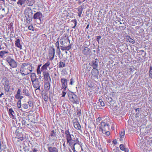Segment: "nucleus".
I'll return each instance as SVG.
<instances>
[{
    "instance_id": "cd10ccee",
    "label": "nucleus",
    "mask_w": 152,
    "mask_h": 152,
    "mask_svg": "<svg viewBox=\"0 0 152 152\" xmlns=\"http://www.w3.org/2000/svg\"><path fill=\"white\" fill-rule=\"evenodd\" d=\"M22 125L25 126L26 125H27V121H28V120L25 117H23L22 118Z\"/></svg>"
},
{
    "instance_id": "ea45409f",
    "label": "nucleus",
    "mask_w": 152,
    "mask_h": 152,
    "mask_svg": "<svg viewBox=\"0 0 152 152\" xmlns=\"http://www.w3.org/2000/svg\"><path fill=\"white\" fill-rule=\"evenodd\" d=\"M72 22H73L74 24V26L72 27V28H75L76 27V26L77 25V21L76 19H75L72 20Z\"/></svg>"
},
{
    "instance_id": "680f3d73",
    "label": "nucleus",
    "mask_w": 152,
    "mask_h": 152,
    "mask_svg": "<svg viewBox=\"0 0 152 152\" xmlns=\"http://www.w3.org/2000/svg\"><path fill=\"white\" fill-rule=\"evenodd\" d=\"M55 45L57 48L60 47L58 40L55 43Z\"/></svg>"
},
{
    "instance_id": "f257e3e1",
    "label": "nucleus",
    "mask_w": 152,
    "mask_h": 152,
    "mask_svg": "<svg viewBox=\"0 0 152 152\" xmlns=\"http://www.w3.org/2000/svg\"><path fill=\"white\" fill-rule=\"evenodd\" d=\"M25 17L27 23L29 24L33 18V10L30 7L26 8L24 11Z\"/></svg>"
},
{
    "instance_id": "c756f323",
    "label": "nucleus",
    "mask_w": 152,
    "mask_h": 152,
    "mask_svg": "<svg viewBox=\"0 0 152 152\" xmlns=\"http://www.w3.org/2000/svg\"><path fill=\"white\" fill-rule=\"evenodd\" d=\"M44 76L45 79L46 80H48V78L51 80L50 76V74L49 73L47 72L44 74Z\"/></svg>"
},
{
    "instance_id": "2eb2a0df",
    "label": "nucleus",
    "mask_w": 152,
    "mask_h": 152,
    "mask_svg": "<svg viewBox=\"0 0 152 152\" xmlns=\"http://www.w3.org/2000/svg\"><path fill=\"white\" fill-rule=\"evenodd\" d=\"M101 125L103 133H104L103 130H105V127H107V128L109 127V125L108 124L106 123L103 121L101 123Z\"/></svg>"
},
{
    "instance_id": "4d7b16f0",
    "label": "nucleus",
    "mask_w": 152,
    "mask_h": 152,
    "mask_svg": "<svg viewBox=\"0 0 152 152\" xmlns=\"http://www.w3.org/2000/svg\"><path fill=\"white\" fill-rule=\"evenodd\" d=\"M79 13H78V15L79 17H80L81 16V14L82 13V10H78Z\"/></svg>"
},
{
    "instance_id": "58836bf2",
    "label": "nucleus",
    "mask_w": 152,
    "mask_h": 152,
    "mask_svg": "<svg viewBox=\"0 0 152 152\" xmlns=\"http://www.w3.org/2000/svg\"><path fill=\"white\" fill-rule=\"evenodd\" d=\"M23 148L24 150V151H29V148L27 146H26L25 144H24L23 145Z\"/></svg>"
},
{
    "instance_id": "6e6552de",
    "label": "nucleus",
    "mask_w": 152,
    "mask_h": 152,
    "mask_svg": "<svg viewBox=\"0 0 152 152\" xmlns=\"http://www.w3.org/2000/svg\"><path fill=\"white\" fill-rule=\"evenodd\" d=\"M99 60L97 58H96L89 63V65L92 67L93 68H97L98 66V63Z\"/></svg>"
},
{
    "instance_id": "0eeeda50",
    "label": "nucleus",
    "mask_w": 152,
    "mask_h": 152,
    "mask_svg": "<svg viewBox=\"0 0 152 152\" xmlns=\"http://www.w3.org/2000/svg\"><path fill=\"white\" fill-rule=\"evenodd\" d=\"M69 41V40L67 38L65 39L61 38L60 39V42L62 45L67 46L70 45Z\"/></svg>"
},
{
    "instance_id": "1a4fd4ad",
    "label": "nucleus",
    "mask_w": 152,
    "mask_h": 152,
    "mask_svg": "<svg viewBox=\"0 0 152 152\" xmlns=\"http://www.w3.org/2000/svg\"><path fill=\"white\" fill-rule=\"evenodd\" d=\"M61 81L62 84V88L64 89V91H65L67 87L68 80L65 78H62L61 79Z\"/></svg>"
},
{
    "instance_id": "6ab92c4d",
    "label": "nucleus",
    "mask_w": 152,
    "mask_h": 152,
    "mask_svg": "<svg viewBox=\"0 0 152 152\" xmlns=\"http://www.w3.org/2000/svg\"><path fill=\"white\" fill-rule=\"evenodd\" d=\"M9 113L10 118L13 119H14L15 118V113L12 108L9 109Z\"/></svg>"
},
{
    "instance_id": "f704fd0d",
    "label": "nucleus",
    "mask_w": 152,
    "mask_h": 152,
    "mask_svg": "<svg viewBox=\"0 0 152 152\" xmlns=\"http://www.w3.org/2000/svg\"><path fill=\"white\" fill-rule=\"evenodd\" d=\"M93 105L94 107V108H96V109H100V106L98 104V103H97V104L94 103L93 104Z\"/></svg>"
},
{
    "instance_id": "052dcab7",
    "label": "nucleus",
    "mask_w": 152,
    "mask_h": 152,
    "mask_svg": "<svg viewBox=\"0 0 152 152\" xmlns=\"http://www.w3.org/2000/svg\"><path fill=\"white\" fill-rule=\"evenodd\" d=\"M23 96H20H20H18V97H16V99H20V100L22 98H23Z\"/></svg>"
},
{
    "instance_id": "b1692460",
    "label": "nucleus",
    "mask_w": 152,
    "mask_h": 152,
    "mask_svg": "<svg viewBox=\"0 0 152 152\" xmlns=\"http://www.w3.org/2000/svg\"><path fill=\"white\" fill-rule=\"evenodd\" d=\"M23 93L27 96H30V94L29 91L25 87L23 89Z\"/></svg>"
},
{
    "instance_id": "8fccbe9b",
    "label": "nucleus",
    "mask_w": 152,
    "mask_h": 152,
    "mask_svg": "<svg viewBox=\"0 0 152 152\" xmlns=\"http://www.w3.org/2000/svg\"><path fill=\"white\" fill-rule=\"evenodd\" d=\"M45 85L47 86V89L48 90H49L50 88V84L49 83H47L45 84Z\"/></svg>"
},
{
    "instance_id": "e433bc0d",
    "label": "nucleus",
    "mask_w": 152,
    "mask_h": 152,
    "mask_svg": "<svg viewBox=\"0 0 152 152\" xmlns=\"http://www.w3.org/2000/svg\"><path fill=\"white\" fill-rule=\"evenodd\" d=\"M17 106L18 108H20L21 107V100H19L17 103Z\"/></svg>"
},
{
    "instance_id": "e2e57ef3",
    "label": "nucleus",
    "mask_w": 152,
    "mask_h": 152,
    "mask_svg": "<svg viewBox=\"0 0 152 152\" xmlns=\"http://www.w3.org/2000/svg\"><path fill=\"white\" fill-rule=\"evenodd\" d=\"M77 115L78 116H79L81 115V110H80L77 112Z\"/></svg>"
},
{
    "instance_id": "49530a36",
    "label": "nucleus",
    "mask_w": 152,
    "mask_h": 152,
    "mask_svg": "<svg viewBox=\"0 0 152 152\" xmlns=\"http://www.w3.org/2000/svg\"><path fill=\"white\" fill-rule=\"evenodd\" d=\"M136 112H137L136 115H140V109L137 108L135 109Z\"/></svg>"
},
{
    "instance_id": "dca6fc26",
    "label": "nucleus",
    "mask_w": 152,
    "mask_h": 152,
    "mask_svg": "<svg viewBox=\"0 0 152 152\" xmlns=\"http://www.w3.org/2000/svg\"><path fill=\"white\" fill-rule=\"evenodd\" d=\"M50 64V62L49 61H48L47 62L43 65L41 67L40 69L41 72L43 71L44 70H47V67Z\"/></svg>"
},
{
    "instance_id": "ddd939ff",
    "label": "nucleus",
    "mask_w": 152,
    "mask_h": 152,
    "mask_svg": "<svg viewBox=\"0 0 152 152\" xmlns=\"http://www.w3.org/2000/svg\"><path fill=\"white\" fill-rule=\"evenodd\" d=\"M117 22L119 23L121 26H120V28L122 30H124L126 28V26L127 25V23L123 20L119 21H117Z\"/></svg>"
},
{
    "instance_id": "c03bdc74",
    "label": "nucleus",
    "mask_w": 152,
    "mask_h": 152,
    "mask_svg": "<svg viewBox=\"0 0 152 152\" xmlns=\"http://www.w3.org/2000/svg\"><path fill=\"white\" fill-rule=\"evenodd\" d=\"M43 98L45 102H47L48 100V97L47 94L45 95L43 97Z\"/></svg>"
},
{
    "instance_id": "393cba45",
    "label": "nucleus",
    "mask_w": 152,
    "mask_h": 152,
    "mask_svg": "<svg viewBox=\"0 0 152 152\" xmlns=\"http://www.w3.org/2000/svg\"><path fill=\"white\" fill-rule=\"evenodd\" d=\"M126 39L127 41H129L132 44H134L135 42V41L129 36H126Z\"/></svg>"
},
{
    "instance_id": "a18cd8bd",
    "label": "nucleus",
    "mask_w": 152,
    "mask_h": 152,
    "mask_svg": "<svg viewBox=\"0 0 152 152\" xmlns=\"http://www.w3.org/2000/svg\"><path fill=\"white\" fill-rule=\"evenodd\" d=\"M125 135V131H121V132L120 135V137L121 138H123Z\"/></svg>"
},
{
    "instance_id": "a19ab883",
    "label": "nucleus",
    "mask_w": 152,
    "mask_h": 152,
    "mask_svg": "<svg viewBox=\"0 0 152 152\" xmlns=\"http://www.w3.org/2000/svg\"><path fill=\"white\" fill-rule=\"evenodd\" d=\"M22 107L23 108L26 109L28 108V104L26 103H24L22 104Z\"/></svg>"
},
{
    "instance_id": "f3484780",
    "label": "nucleus",
    "mask_w": 152,
    "mask_h": 152,
    "mask_svg": "<svg viewBox=\"0 0 152 152\" xmlns=\"http://www.w3.org/2000/svg\"><path fill=\"white\" fill-rule=\"evenodd\" d=\"M9 52L8 51H6L5 50H2L0 52V56L1 58H3L6 56L7 55V54H8Z\"/></svg>"
},
{
    "instance_id": "423d86ee",
    "label": "nucleus",
    "mask_w": 152,
    "mask_h": 152,
    "mask_svg": "<svg viewBox=\"0 0 152 152\" xmlns=\"http://www.w3.org/2000/svg\"><path fill=\"white\" fill-rule=\"evenodd\" d=\"M49 50V58L50 60H52L54 57L55 53V49L53 48V46H50Z\"/></svg>"
},
{
    "instance_id": "4c0bfd02",
    "label": "nucleus",
    "mask_w": 152,
    "mask_h": 152,
    "mask_svg": "<svg viewBox=\"0 0 152 152\" xmlns=\"http://www.w3.org/2000/svg\"><path fill=\"white\" fill-rule=\"evenodd\" d=\"M21 92V90L20 89H18L17 92L15 96V98H16V97H18V96H20V95Z\"/></svg>"
},
{
    "instance_id": "0e129e2a",
    "label": "nucleus",
    "mask_w": 152,
    "mask_h": 152,
    "mask_svg": "<svg viewBox=\"0 0 152 152\" xmlns=\"http://www.w3.org/2000/svg\"><path fill=\"white\" fill-rule=\"evenodd\" d=\"M32 151L33 152H39V151L37 149L35 148L32 149Z\"/></svg>"
},
{
    "instance_id": "a211bd4d",
    "label": "nucleus",
    "mask_w": 152,
    "mask_h": 152,
    "mask_svg": "<svg viewBox=\"0 0 152 152\" xmlns=\"http://www.w3.org/2000/svg\"><path fill=\"white\" fill-rule=\"evenodd\" d=\"M32 82L33 87L35 88H37L38 86H39L40 84L38 78L36 79L35 81Z\"/></svg>"
},
{
    "instance_id": "f03ea898",
    "label": "nucleus",
    "mask_w": 152,
    "mask_h": 152,
    "mask_svg": "<svg viewBox=\"0 0 152 152\" xmlns=\"http://www.w3.org/2000/svg\"><path fill=\"white\" fill-rule=\"evenodd\" d=\"M59 132V130L58 128L51 130L49 135V140L50 141H56L58 136V132Z\"/></svg>"
},
{
    "instance_id": "a878e982",
    "label": "nucleus",
    "mask_w": 152,
    "mask_h": 152,
    "mask_svg": "<svg viewBox=\"0 0 152 152\" xmlns=\"http://www.w3.org/2000/svg\"><path fill=\"white\" fill-rule=\"evenodd\" d=\"M31 78L32 82L35 81L37 79V78L36 74L34 73H31Z\"/></svg>"
},
{
    "instance_id": "774afa93",
    "label": "nucleus",
    "mask_w": 152,
    "mask_h": 152,
    "mask_svg": "<svg viewBox=\"0 0 152 152\" xmlns=\"http://www.w3.org/2000/svg\"><path fill=\"white\" fill-rule=\"evenodd\" d=\"M108 101L110 102H111L113 100L112 98L110 97H108Z\"/></svg>"
},
{
    "instance_id": "13d9d810",
    "label": "nucleus",
    "mask_w": 152,
    "mask_h": 152,
    "mask_svg": "<svg viewBox=\"0 0 152 152\" xmlns=\"http://www.w3.org/2000/svg\"><path fill=\"white\" fill-rule=\"evenodd\" d=\"M105 133L107 135V136H108L110 135V132L109 131H104V133Z\"/></svg>"
},
{
    "instance_id": "c9c22d12",
    "label": "nucleus",
    "mask_w": 152,
    "mask_h": 152,
    "mask_svg": "<svg viewBox=\"0 0 152 152\" xmlns=\"http://www.w3.org/2000/svg\"><path fill=\"white\" fill-rule=\"evenodd\" d=\"M119 147L120 149L122 151H124L126 148V146L122 144H120Z\"/></svg>"
},
{
    "instance_id": "c85d7f7f",
    "label": "nucleus",
    "mask_w": 152,
    "mask_h": 152,
    "mask_svg": "<svg viewBox=\"0 0 152 152\" xmlns=\"http://www.w3.org/2000/svg\"><path fill=\"white\" fill-rule=\"evenodd\" d=\"M34 0H28L26 1V3L29 6H32L34 3Z\"/></svg>"
},
{
    "instance_id": "2f4dec72",
    "label": "nucleus",
    "mask_w": 152,
    "mask_h": 152,
    "mask_svg": "<svg viewBox=\"0 0 152 152\" xmlns=\"http://www.w3.org/2000/svg\"><path fill=\"white\" fill-rule=\"evenodd\" d=\"M18 1L17 2L18 4L22 6V4H24L26 0H18Z\"/></svg>"
},
{
    "instance_id": "7ed1b4c3",
    "label": "nucleus",
    "mask_w": 152,
    "mask_h": 152,
    "mask_svg": "<svg viewBox=\"0 0 152 152\" xmlns=\"http://www.w3.org/2000/svg\"><path fill=\"white\" fill-rule=\"evenodd\" d=\"M70 101L73 104H78L79 103V97L74 93L68 92L67 93Z\"/></svg>"
},
{
    "instance_id": "69168bd1",
    "label": "nucleus",
    "mask_w": 152,
    "mask_h": 152,
    "mask_svg": "<svg viewBox=\"0 0 152 152\" xmlns=\"http://www.w3.org/2000/svg\"><path fill=\"white\" fill-rule=\"evenodd\" d=\"M66 94V92L65 91H63L62 92V97H64Z\"/></svg>"
},
{
    "instance_id": "4468645a",
    "label": "nucleus",
    "mask_w": 152,
    "mask_h": 152,
    "mask_svg": "<svg viewBox=\"0 0 152 152\" xmlns=\"http://www.w3.org/2000/svg\"><path fill=\"white\" fill-rule=\"evenodd\" d=\"M82 52L84 55H88L91 53V51L89 48L87 47H86L83 50Z\"/></svg>"
},
{
    "instance_id": "09e8293b",
    "label": "nucleus",
    "mask_w": 152,
    "mask_h": 152,
    "mask_svg": "<svg viewBox=\"0 0 152 152\" xmlns=\"http://www.w3.org/2000/svg\"><path fill=\"white\" fill-rule=\"evenodd\" d=\"M101 37L100 36H98L96 37V40L98 42V43H99V40H100Z\"/></svg>"
},
{
    "instance_id": "4be33fe9",
    "label": "nucleus",
    "mask_w": 152,
    "mask_h": 152,
    "mask_svg": "<svg viewBox=\"0 0 152 152\" xmlns=\"http://www.w3.org/2000/svg\"><path fill=\"white\" fill-rule=\"evenodd\" d=\"M71 48V44L69 45V46H65L63 45L60 46V49L63 51L64 50H69Z\"/></svg>"
},
{
    "instance_id": "9b49d317",
    "label": "nucleus",
    "mask_w": 152,
    "mask_h": 152,
    "mask_svg": "<svg viewBox=\"0 0 152 152\" xmlns=\"http://www.w3.org/2000/svg\"><path fill=\"white\" fill-rule=\"evenodd\" d=\"M64 134L66 138V141L72 138V136H74L72 134H71L69 131V129H66L64 132Z\"/></svg>"
},
{
    "instance_id": "473e14b6",
    "label": "nucleus",
    "mask_w": 152,
    "mask_h": 152,
    "mask_svg": "<svg viewBox=\"0 0 152 152\" xmlns=\"http://www.w3.org/2000/svg\"><path fill=\"white\" fill-rule=\"evenodd\" d=\"M19 135L20 136V137L18 136V139L19 140H18V141H19L20 140L22 141L23 140L24 138L25 137V135H23L22 133H20Z\"/></svg>"
},
{
    "instance_id": "aec40b11",
    "label": "nucleus",
    "mask_w": 152,
    "mask_h": 152,
    "mask_svg": "<svg viewBox=\"0 0 152 152\" xmlns=\"http://www.w3.org/2000/svg\"><path fill=\"white\" fill-rule=\"evenodd\" d=\"M48 149L49 152H58V149L56 147H49L48 148Z\"/></svg>"
},
{
    "instance_id": "20e7f679",
    "label": "nucleus",
    "mask_w": 152,
    "mask_h": 152,
    "mask_svg": "<svg viewBox=\"0 0 152 152\" xmlns=\"http://www.w3.org/2000/svg\"><path fill=\"white\" fill-rule=\"evenodd\" d=\"M5 60L12 68H15L17 67V64L16 62L10 56H9L7 57Z\"/></svg>"
},
{
    "instance_id": "6e6d98bb",
    "label": "nucleus",
    "mask_w": 152,
    "mask_h": 152,
    "mask_svg": "<svg viewBox=\"0 0 152 152\" xmlns=\"http://www.w3.org/2000/svg\"><path fill=\"white\" fill-rule=\"evenodd\" d=\"M141 52H144V55L142 56V57L143 58L145 57V56H146V52L144 50H141L139 51V53H140Z\"/></svg>"
},
{
    "instance_id": "9d476101",
    "label": "nucleus",
    "mask_w": 152,
    "mask_h": 152,
    "mask_svg": "<svg viewBox=\"0 0 152 152\" xmlns=\"http://www.w3.org/2000/svg\"><path fill=\"white\" fill-rule=\"evenodd\" d=\"M42 17V14L40 12H38L34 13L33 16V18L34 20L39 19L40 21Z\"/></svg>"
},
{
    "instance_id": "72a5a7b5",
    "label": "nucleus",
    "mask_w": 152,
    "mask_h": 152,
    "mask_svg": "<svg viewBox=\"0 0 152 152\" xmlns=\"http://www.w3.org/2000/svg\"><path fill=\"white\" fill-rule=\"evenodd\" d=\"M65 64L64 62L61 61L59 63V67L62 68L65 66Z\"/></svg>"
},
{
    "instance_id": "338daca9",
    "label": "nucleus",
    "mask_w": 152,
    "mask_h": 152,
    "mask_svg": "<svg viewBox=\"0 0 152 152\" xmlns=\"http://www.w3.org/2000/svg\"><path fill=\"white\" fill-rule=\"evenodd\" d=\"M113 143L114 145H116L117 144V141L116 140H114L113 141Z\"/></svg>"
},
{
    "instance_id": "37998d69",
    "label": "nucleus",
    "mask_w": 152,
    "mask_h": 152,
    "mask_svg": "<svg viewBox=\"0 0 152 152\" xmlns=\"http://www.w3.org/2000/svg\"><path fill=\"white\" fill-rule=\"evenodd\" d=\"M77 145H69L72 149L73 151V152H76L75 150V147Z\"/></svg>"
},
{
    "instance_id": "7c9ffc66",
    "label": "nucleus",
    "mask_w": 152,
    "mask_h": 152,
    "mask_svg": "<svg viewBox=\"0 0 152 152\" xmlns=\"http://www.w3.org/2000/svg\"><path fill=\"white\" fill-rule=\"evenodd\" d=\"M97 103H98V104L101 107H103L105 106V104L102 101V99H99V102Z\"/></svg>"
},
{
    "instance_id": "5701e85b",
    "label": "nucleus",
    "mask_w": 152,
    "mask_h": 152,
    "mask_svg": "<svg viewBox=\"0 0 152 152\" xmlns=\"http://www.w3.org/2000/svg\"><path fill=\"white\" fill-rule=\"evenodd\" d=\"M20 40L19 39L17 38L15 42V44L16 47L20 48V49H22V46L20 44Z\"/></svg>"
},
{
    "instance_id": "39448f33",
    "label": "nucleus",
    "mask_w": 152,
    "mask_h": 152,
    "mask_svg": "<svg viewBox=\"0 0 152 152\" xmlns=\"http://www.w3.org/2000/svg\"><path fill=\"white\" fill-rule=\"evenodd\" d=\"M66 142L67 143L69 144V145H77L78 144H80V143H81L79 141L77 138H75L73 139L72 137L71 139L68 140Z\"/></svg>"
},
{
    "instance_id": "603ef678",
    "label": "nucleus",
    "mask_w": 152,
    "mask_h": 152,
    "mask_svg": "<svg viewBox=\"0 0 152 152\" xmlns=\"http://www.w3.org/2000/svg\"><path fill=\"white\" fill-rule=\"evenodd\" d=\"M28 29L30 30H31L32 31H34V30L33 29V26H30L28 28Z\"/></svg>"
},
{
    "instance_id": "f8f14e48",
    "label": "nucleus",
    "mask_w": 152,
    "mask_h": 152,
    "mask_svg": "<svg viewBox=\"0 0 152 152\" xmlns=\"http://www.w3.org/2000/svg\"><path fill=\"white\" fill-rule=\"evenodd\" d=\"M91 74L94 77L98 79L99 71L97 68H93L91 71Z\"/></svg>"
},
{
    "instance_id": "3c124183",
    "label": "nucleus",
    "mask_w": 152,
    "mask_h": 152,
    "mask_svg": "<svg viewBox=\"0 0 152 152\" xmlns=\"http://www.w3.org/2000/svg\"><path fill=\"white\" fill-rule=\"evenodd\" d=\"M28 65H30V64L27 63H23L22 65V67L23 68H24L26 67V66Z\"/></svg>"
},
{
    "instance_id": "79ce46f5",
    "label": "nucleus",
    "mask_w": 152,
    "mask_h": 152,
    "mask_svg": "<svg viewBox=\"0 0 152 152\" xmlns=\"http://www.w3.org/2000/svg\"><path fill=\"white\" fill-rule=\"evenodd\" d=\"M75 82V81L74 79L73 78H72L70 80L69 84L70 85H73Z\"/></svg>"
},
{
    "instance_id": "5fc2aeb1",
    "label": "nucleus",
    "mask_w": 152,
    "mask_h": 152,
    "mask_svg": "<svg viewBox=\"0 0 152 152\" xmlns=\"http://www.w3.org/2000/svg\"><path fill=\"white\" fill-rule=\"evenodd\" d=\"M149 72V75L152 74V66H150Z\"/></svg>"
},
{
    "instance_id": "864d4df0",
    "label": "nucleus",
    "mask_w": 152,
    "mask_h": 152,
    "mask_svg": "<svg viewBox=\"0 0 152 152\" xmlns=\"http://www.w3.org/2000/svg\"><path fill=\"white\" fill-rule=\"evenodd\" d=\"M28 103L30 107H32L33 106V102H32V101H29L28 102Z\"/></svg>"
},
{
    "instance_id": "bf43d9fd",
    "label": "nucleus",
    "mask_w": 152,
    "mask_h": 152,
    "mask_svg": "<svg viewBox=\"0 0 152 152\" xmlns=\"http://www.w3.org/2000/svg\"><path fill=\"white\" fill-rule=\"evenodd\" d=\"M56 52L58 53H60L61 51L60 50V47L57 48L56 49Z\"/></svg>"
},
{
    "instance_id": "de8ad7c7",
    "label": "nucleus",
    "mask_w": 152,
    "mask_h": 152,
    "mask_svg": "<svg viewBox=\"0 0 152 152\" xmlns=\"http://www.w3.org/2000/svg\"><path fill=\"white\" fill-rule=\"evenodd\" d=\"M10 4H12L13 3V2H16V0H6Z\"/></svg>"
},
{
    "instance_id": "412c9836",
    "label": "nucleus",
    "mask_w": 152,
    "mask_h": 152,
    "mask_svg": "<svg viewBox=\"0 0 152 152\" xmlns=\"http://www.w3.org/2000/svg\"><path fill=\"white\" fill-rule=\"evenodd\" d=\"M74 127L77 130H80L81 129V127L78 121L75 122L73 123Z\"/></svg>"
},
{
    "instance_id": "bb28decb",
    "label": "nucleus",
    "mask_w": 152,
    "mask_h": 152,
    "mask_svg": "<svg viewBox=\"0 0 152 152\" xmlns=\"http://www.w3.org/2000/svg\"><path fill=\"white\" fill-rule=\"evenodd\" d=\"M4 86V90L5 91L8 92L10 90V86L9 83L6 82L4 84L3 83Z\"/></svg>"
}]
</instances>
